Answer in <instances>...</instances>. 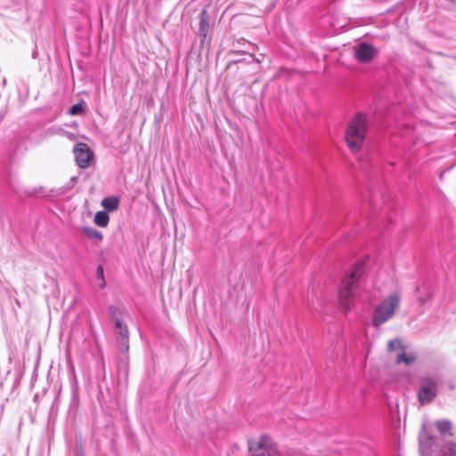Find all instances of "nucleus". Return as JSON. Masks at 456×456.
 <instances>
[{"label": "nucleus", "mask_w": 456, "mask_h": 456, "mask_svg": "<svg viewBox=\"0 0 456 456\" xmlns=\"http://www.w3.org/2000/svg\"><path fill=\"white\" fill-rule=\"evenodd\" d=\"M75 159L80 168H87L90 167L94 158V153L87 144L78 142L75 145L73 150Z\"/></svg>", "instance_id": "nucleus-7"}, {"label": "nucleus", "mask_w": 456, "mask_h": 456, "mask_svg": "<svg viewBox=\"0 0 456 456\" xmlns=\"http://www.w3.org/2000/svg\"><path fill=\"white\" fill-rule=\"evenodd\" d=\"M420 445L423 446V441L420 439Z\"/></svg>", "instance_id": "nucleus-19"}, {"label": "nucleus", "mask_w": 456, "mask_h": 456, "mask_svg": "<svg viewBox=\"0 0 456 456\" xmlns=\"http://www.w3.org/2000/svg\"><path fill=\"white\" fill-rule=\"evenodd\" d=\"M377 53V49L367 43H361L354 47V56L361 62L370 61Z\"/></svg>", "instance_id": "nucleus-8"}, {"label": "nucleus", "mask_w": 456, "mask_h": 456, "mask_svg": "<svg viewBox=\"0 0 456 456\" xmlns=\"http://www.w3.org/2000/svg\"><path fill=\"white\" fill-rule=\"evenodd\" d=\"M400 302L401 296L398 293H392L380 302L374 310L373 325L378 328L390 320L399 307Z\"/></svg>", "instance_id": "nucleus-3"}, {"label": "nucleus", "mask_w": 456, "mask_h": 456, "mask_svg": "<svg viewBox=\"0 0 456 456\" xmlns=\"http://www.w3.org/2000/svg\"><path fill=\"white\" fill-rule=\"evenodd\" d=\"M208 27V20L206 18V11H203L201 13L200 23V33L203 37H206V35H207Z\"/></svg>", "instance_id": "nucleus-16"}, {"label": "nucleus", "mask_w": 456, "mask_h": 456, "mask_svg": "<svg viewBox=\"0 0 456 456\" xmlns=\"http://www.w3.org/2000/svg\"><path fill=\"white\" fill-rule=\"evenodd\" d=\"M431 297V294L428 292V296L426 297H419V301L421 304H425L427 301H428Z\"/></svg>", "instance_id": "nucleus-18"}, {"label": "nucleus", "mask_w": 456, "mask_h": 456, "mask_svg": "<svg viewBox=\"0 0 456 456\" xmlns=\"http://www.w3.org/2000/svg\"><path fill=\"white\" fill-rule=\"evenodd\" d=\"M95 286L98 288V289H103L106 285L105 283V280H104V273H103V268L102 265H98L96 267V272H95Z\"/></svg>", "instance_id": "nucleus-14"}, {"label": "nucleus", "mask_w": 456, "mask_h": 456, "mask_svg": "<svg viewBox=\"0 0 456 456\" xmlns=\"http://www.w3.org/2000/svg\"><path fill=\"white\" fill-rule=\"evenodd\" d=\"M362 265L356 264L350 273L346 276L342 281L338 296L346 312L350 309L349 300L354 297L358 293L359 280L362 277Z\"/></svg>", "instance_id": "nucleus-1"}, {"label": "nucleus", "mask_w": 456, "mask_h": 456, "mask_svg": "<svg viewBox=\"0 0 456 456\" xmlns=\"http://www.w3.org/2000/svg\"><path fill=\"white\" fill-rule=\"evenodd\" d=\"M83 232L85 233V235H86L90 239H95L98 240H102V233L97 230L91 228V227H88V226L84 227Z\"/></svg>", "instance_id": "nucleus-15"}, {"label": "nucleus", "mask_w": 456, "mask_h": 456, "mask_svg": "<svg viewBox=\"0 0 456 456\" xmlns=\"http://www.w3.org/2000/svg\"><path fill=\"white\" fill-rule=\"evenodd\" d=\"M110 217L104 211H99L94 216V224L100 227H106L109 224Z\"/></svg>", "instance_id": "nucleus-13"}, {"label": "nucleus", "mask_w": 456, "mask_h": 456, "mask_svg": "<svg viewBox=\"0 0 456 456\" xmlns=\"http://www.w3.org/2000/svg\"><path fill=\"white\" fill-rule=\"evenodd\" d=\"M434 425L446 443L443 449V456H456V433L454 434L452 430V422L448 419H439Z\"/></svg>", "instance_id": "nucleus-5"}, {"label": "nucleus", "mask_w": 456, "mask_h": 456, "mask_svg": "<svg viewBox=\"0 0 456 456\" xmlns=\"http://www.w3.org/2000/svg\"><path fill=\"white\" fill-rule=\"evenodd\" d=\"M367 131V118L360 113L349 122L346 133V142L351 151H358L365 139Z\"/></svg>", "instance_id": "nucleus-2"}, {"label": "nucleus", "mask_w": 456, "mask_h": 456, "mask_svg": "<svg viewBox=\"0 0 456 456\" xmlns=\"http://www.w3.org/2000/svg\"><path fill=\"white\" fill-rule=\"evenodd\" d=\"M387 346L388 351L392 354H395V356L408 348V346L404 345L400 338H395L388 341Z\"/></svg>", "instance_id": "nucleus-11"}, {"label": "nucleus", "mask_w": 456, "mask_h": 456, "mask_svg": "<svg viewBox=\"0 0 456 456\" xmlns=\"http://www.w3.org/2000/svg\"><path fill=\"white\" fill-rule=\"evenodd\" d=\"M417 357L418 355L415 352L409 350V348H407L403 352H401V354H397L395 355V363L410 366L415 362Z\"/></svg>", "instance_id": "nucleus-10"}, {"label": "nucleus", "mask_w": 456, "mask_h": 456, "mask_svg": "<svg viewBox=\"0 0 456 456\" xmlns=\"http://www.w3.org/2000/svg\"><path fill=\"white\" fill-rule=\"evenodd\" d=\"M115 332L118 336V341L125 350L128 349V330L126 325L119 319L115 320Z\"/></svg>", "instance_id": "nucleus-9"}, {"label": "nucleus", "mask_w": 456, "mask_h": 456, "mask_svg": "<svg viewBox=\"0 0 456 456\" xmlns=\"http://www.w3.org/2000/svg\"><path fill=\"white\" fill-rule=\"evenodd\" d=\"M249 451L253 456H279L277 444L266 436H260L249 444Z\"/></svg>", "instance_id": "nucleus-6"}, {"label": "nucleus", "mask_w": 456, "mask_h": 456, "mask_svg": "<svg viewBox=\"0 0 456 456\" xmlns=\"http://www.w3.org/2000/svg\"><path fill=\"white\" fill-rule=\"evenodd\" d=\"M441 382L439 375H428L420 379V387L418 398L420 404H428L433 401L438 393V386Z\"/></svg>", "instance_id": "nucleus-4"}, {"label": "nucleus", "mask_w": 456, "mask_h": 456, "mask_svg": "<svg viewBox=\"0 0 456 456\" xmlns=\"http://www.w3.org/2000/svg\"><path fill=\"white\" fill-rule=\"evenodd\" d=\"M83 112V102L77 103L73 105L70 109L69 113L72 116L79 115Z\"/></svg>", "instance_id": "nucleus-17"}, {"label": "nucleus", "mask_w": 456, "mask_h": 456, "mask_svg": "<svg viewBox=\"0 0 456 456\" xmlns=\"http://www.w3.org/2000/svg\"><path fill=\"white\" fill-rule=\"evenodd\" d=\"M118 200L115 197L104 198L102 200V208L107 211H114L118 208Z\"/></svg>", "instance_id": "nucleus-12"}]
</instances>
